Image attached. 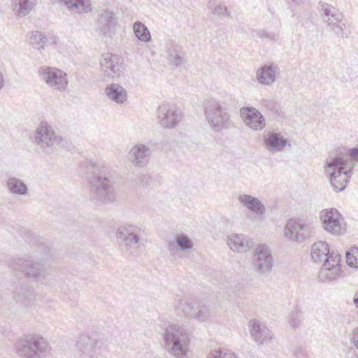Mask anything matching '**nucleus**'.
<instances>
[{
  "mask_svg": "<svg viewBox=\"0 0 358 358\" xmlns=\"http://www.w3.org/2000/svg\"><path fill=\"white\" fill-rule=\"evenodd\" d=\"M87 169L91 199L103 203L115 201L113 182L108 176V168L101 162H89Z\"/></svg>",
  "mask_w": 358,
  "mask_h": 358,
  "instance_id": "1",
  "label": "nucleus"
},
{
  "mask_svg": "<svg viewBox=\"0 0 358 358\" xmlns=\"http://www.w3.org/2000/svg\"><path fill=\"white\" fill-rule=\"evenodd\" d=\"M164 349L176 358H185L190 342L188 331L178 324L167 326L163 334Z\"/></svg>",
  "mask_w": 358,
  "mask_h": 358,
  "instance_id": "2",
  "label": "nucleus"
},
{
  "mask_svg": "<svg viewBox=\"0 0 358 358\" xmlns=\"http://www.w3.org/2000/svg\"><path fill=\"white\" fill-rule=\"evenodd\" d=\"M12 267L14 270L20 269L26 277L34 280L37 283L48 286L52 285L50 270L41 259H17L13 261Z\"/></svg>",
  "mask_w": 358,
  "mask_h": 358,
  "instance_id": "3",
  "label": "nucleus"
},
{
  "mask_svg": "<svg viewBox=\"0 0 358 358\" xmlns=\"http://www.w3.org/2000/svg\"><path fill=\"white\" fill-rule=\"evenodd\" d=\"M204 113L208 124L215 132L234 127L227 110L217 100L210 99L206 102Z\"/></svg>",
  "mask_w": 358,
  "mask_h": 358,
  "instance_id": "4",
  "label": "nucleus"
},
{
  "mask_svg": "<svg viewBox=\"0 0 358 358\" xmlns=\"http://www.w3.org/2000/svg\"><path fill=\"white\" fill-rule=\"evenodd\" d=\"M15 352L20 358H38L48 350L46 340L36 334L26 335L16 341Z\"/></svg>",
  "mask_w": 358,
  "mask_h": 358,
  "instance_id": "5",
  "label": "nucleus"
},
{
  "mask_svg": "<svg viewBox=\"0 0 358 358\" xmlns=\"http://www.w3.org/2000/svg\"><path fill=\"white\" fill-rule=\"evenodd\" d=\"M348 160L342 157H329L326 159V173L330 176V182L336 192L343 191L350 178V171L345 169Z\"/></svg>",
  "mask_w": 358,
  "mask_h": 358,
  "instance_id": "6",
  "label": "nucleus"
},
{
  "mask_svg": "<svg viewBox=\"0 0 358 358\" xmlns=\"http://www.w3.org/2000/svg\"><path fill=\"white\" fill-rule=\"evenodd\" d=\"M141 229L135 225L122 226L117 231V238L124 244L125 250L133 255L138 253Z\"/></svg>",
  "mask_w": 358,
  "mask_h": 358,
  "instance_id": "7",
  "label": "nucleus"
},
{
  "mask_svg": "<svg viewBox=\"0 0 358 358\" xmlns=\"http://www.w3.org/2000/svg\"><path fill=\"white\" fill-rule=\"evenodd\" d=\"M62 138L56 135L52 127L42 122L35 131L34 142L45 152L52 150Z\"/></svg>",
  "mask_w": 358,
  "mask_h": 358,
  "instance_id": "8",
  "label": "nucleus"
},
{
  "mask_svg": "<svg viewBox=\"0 0 358 358\" xmlns=\"http://www.w3.org/2000/svg\"><path fill=\"white\" fill-rule=\"evenodd\" d=\"M311 234V223L302 219H290L285 227V236L299 242H303L306 238H310Z\"/></svg>",
  "mask_w": 358,
  "mask_h": 358,
  "instance_id": "9",
  "label": "nucleus"
},
{
  "mask_svg": "<svg viewBox=\"0 0 358 358\" xmlns=\"http://www.w3.org/2000/svg\"><path fill=\"white\" fill-rule=\"evenodd\" d=\"M320 218L322 228L328 233L338 236L345 232L343 218L336 208L322 210Z\"/></svg>",
  "mask_w": 358,
  "mask_h": 358,
  "instance_id": "10",
  "label": "nucleus"
},
{
  "mask_svg": "<svg viewBox=\"0 0 358 358\" xmlns=\"http://www.w3.org/2000/svg\"><path fill=\"white\" fill-rule=\"evenodd\" d=\"M252 266L259 274H266L271 271L273 266V257L269 247L266 244H259L252 255Z\"/></svg>",
  "mask_w": 358,
  "mask_h": 358,
  "instance_id": "11",
  "label": "nucleus"
},
{
  "mask_svg": "<svg viewBox=\"0 0 358 358\" xmlns=\"http://www.w3.org/2000/svg\"><path fill=\"white\" fill-rule=\"evenodd\" d=\"M77 348L81 352L80 358H99V355L106 348V343L103 339L81 335L78 338Z\"/></svg>",
  "mask_w": 358,
  "mask_h": 358,
  "instance_id": "12",
  "label": "nucleus"
},
{
  "mask_svg": "<svg viewBox=\"0 0 358 358\" xmlns=\"http://www.w3.org/2000/svg\"><path fill=\"white\" fill-rule=\"evenodd\" d=\"M41 78L54 90L64 91L68 85L66 73L52 67L42 68L39 71Z\"/></svg>",
  "mask_w": 358,
  "mask_h": 358,
  "instance_id": "13",
  "label": "nucleus"
},
{
  "mask_svg": "<svg viewBox=\"0 0 358 358\" xmlns=\"http://www.w3.org/2000/svg\"><path fill=\"white\" fill-rule=\"evenodd\" d=\"M181 113L174 104L164 102L157 108V120L159 124L166 129L176 127L181 120Z\"/></svg>",
  "mask_w": 358,
  "mask_h": 358,
  "instance_id": "14",
  "label": "nucleus"
},
{
  "mask_svg": "<svg viewBox=\"0 0 358 358\" xmlns=\"http://www.w3.org/2000/svg\"><path fill=\"white\" fill-rule=\"evenodd\" d=\"M341 255L336 251H332L329 259L324 263L319 273L322 281H331L337 279L341 275Z\"/></svg>",
  "mask_w": 358,
  "mask_h": 358,
  "instance_id": "15",
  "label": "nucleus"
},
{
  "mask_svg": "<svg viewBox=\"0 0 358 358\" xmlns=\"http://www.w3.org/2000/svg\"><path fill=\"white\" fill-rule=\"evenodd\" d=\"M240 116L244 124L254 131L262 130L266 125L264 117L255 107H242L240 109Z\"/></svg>",
  "mask_w": 358,
  "mask_h": 358,
  "instance_id": "16",
  "label": "nucleus"
},
{
  "mask_svg": "<svg viewBox=\"0 0 358 358\" xmlns=\"http://www.w3.org/2000/svg\"><path fill=\"white\" fill-rule=\"evenodd\" d=\"M101 71L108 78H119L122 74V62L118 55L103 53L100 59Z\"/></svg>",
  "mask_w": 358,
  "mask_h": 358,
  "instance_id": "17",
  "label": "nucleus"
},
{
  "mask_svg": "<svg viewBox=\"0 0 358 358\" xmlns=\"http://www.w3.org/2000/svg\"><path fill=\"white\" fill-rule=\"evenodd\" d=\"M249 328L252 338L259 345H263L273 338L271 330L257 320L250 322Z\"/></svg>",
  "mask_w": 358,
  "mask_h": 358,
  "instance_id": "18",
  "label": "nucleus"
},
{
  "mask_svg": "<svg viewBox=\"0 0 358 358\" xmlns=\"http://www.w3.org/2000/svg\"><path fill=\"white\" fill-rule=\"evenodd\" d=\"M264 145L270 151L281 152L286 146L291 148L287 138H286L281 133L270 131L267 136L264 135Z\"/></svg>",
  "mask_w": 358,
  "mask_h": 358,
  "instance_id": "19",
  "label": "nucleus"
},
{
  "mask_svg": "<svg viewBox=\"0 0 358 358\" xmlns=\"http://www.w3.org/2000/svg\"><path fill=\"white\" fill-rule=\"evenodd\" d=\"M151 155V150L148 145L137 144L129 152V158L135 166H143Z\"/></svg>",
  "mask_w": 358,
  "mask_h": 358,
  "instance_id": "20",
  "label": "nucleus"
},
{
  "mask_svg": "<svg viewBox=\"0 0 358 358\" xmlns=\"http://www.w3.org/2000/svg\"><path fill=\"white\" fill-rule=\"evenodd\" d=\"M238 202L258 217H262L266 213L263 203L257 198L249 194H241L238 196Z\"/></svg>",
  "mask_w": 358,
  "mask_h": 358,
  "instance_id": "21",
  "label": "nucleus"
},
{
  "mask_svg": "<svg viewBox=\"0 0 358 358\" xmlns=\"http://www.w3.org/2000/svg\"><path fill=\"white\" fill-rule=\"evenodd\" d=\"M227 245L234 251L245 252L253 246V241L245 235L233 234L229 236Z\"/></svg>",
  "mask_w": 358,
  "mask_h": 358,
  "instance_id": "22",
  "label": "nucleus"
},
{
  "mask_svg": "<svg viewBox=\"0 0 358 358\" xmlns=\"http://www.w3.org/2000/svg\"><path fill=\"white\" fill-rule=\"evenodd\" d=\"M35 297L34 288L27 283L17 285L13 292L14 299L19 303L28 305Z\"/></svg>",
  "mask_w": 358,
  "mask_h": 358,
  "instance_id": "23",
  "label": "nucleus"
},
{
  "mask_svg": "<svg viewBox=\"0 0 358 358\" xmlns=\"http://www.w3.org/2000/svg\"><path fill=\"white\" fill-rule=\"evenodd\" d=\"M256 78L263 85H271L275 82L276 67L273 65H264L256 72Z\"/></svg>",
  "mask_w": 358,
  "mask_h": 358,
  "instance_id": "24",
  "label": "nucleus"
},
{
  "mask_svg": "<svg viewBox=\"0 0 358 358\" xmlns=\"http://www.w3.org/2000/svg\"><path fill=\"white\" fill-rule=\"evenodd\" d=\"M329 246L325 241H317L312 245L311 257L315 262H326L331 255Z\"/></svg>",
  "mask_w": 358,
  "mask_h": 358,
  "instance_id": "25",
  "label": "nucleus"
},
{
  "mask_svg": "<svg viewBox=\"0 0 358 358\" xmlns=\"http://www.w3.org/2000/svg\"><path fill=\"white\" fill-rule=\"evenodd\" d=\"M60 4L76 13H87L91 11L90 0H57Z\"/></svg>",
  "mask_w": 358,
  "mask_h": 358,
  "instance_id": "26",
  "label": "nucleus"
},
{
  "mask_svg": "<svg viewBox=\"0 0 358 358\" xmlns=\"http://www.w3.org/2000/svg\"><path fill=\"white\" fill-rule=\"evenodd\" d=\"M105 92L110 100L121 104L127 99V90L119 84L113 83L106 87Z\"/></svg>",
  "mask_w": 358,
  "mask_h": 358,
  "instance_id": "27",
  "label": "nucleus"
},
{
  "mask_svg": "<svg viewBox=\"0 0 358 358\" xmlns=\"http://www.w3.org/2000/svg\"><path fill=\"white\" fill-rule=\"evenodd\" d=\"M319 9L322 13V18L329 25L338 24L343 15L337 13L336 8L327 3H320Z\"/></svg>",
  "mask_w": 358,
  "mask_h": 358,
  "instance_id": "28",
  "label": "nucleus"
},
{
  "mask_svg": "<svg viewBox=\"0 0 358 358\" xmlns=\"http://www.w3.org/2000/svg\"><path fill=\"white\" fill-rule=\"evenodd\" d=\"M6 186L8 191L13 195L26 196L28 194L27 185L22 180L16 177H8Z\"/></svg>",
  "mask_w": 358,
  "mask_h": 358,
  "instance_id": "29",
  "label": "nucleus"
},
{
  "mask_svg": "<svg viewBox=\"0 0 358 358\" xmlns=\"http://www.w3.org/2000/svg\"><path fill=\"white\" fill-rule=\"evenodd\" d=\"M35 6V0H11V7L17 16H25L32 10Z\"/></svg>",
  "mask_w": 358,
  "mask_h": 358,
  "instance_id": "30",
  "label": "nucleus"
},
{
  "mask_svg": "<svg viewBox=\"0 0 358 358\" xmlns=\"http://www.w3.org/2000/svg\"><path fill=\"white\" fill-rule=\"evenodd\" d=\"M210 316L211 313L207 306L199 301L193 302V307L189 318H193L200 322H205L209 320Z\"/></svg>",
  "mask_w": 358,
  "mask_h": 358,
  "instance_id": "31",
  "label": "nucleus"
},
{
  "mask_svg": "<svg viewBox=\"0 0 358 358\" xmlns=\"http://www.w3.org/2000/svg\"><path fill=\"white\" fill-rule=\"evenodd\" d=\"M97 23L101 33L106 34L115 24V15L112 12L104 11L99 15Z\"/></svg>",
  "mask_w": 358,
  "mask_h": 358,
  "instance_id": "32",
  "label": "nucleus"
},
{
  "mask_svg": "<svg viewBox=\"0 0 358 358\" xmlns=\"http://www.w3.org/2000/svg\"><path fill=\"white\" fill-rule=\"evenodd\" d=\"M194 301H189L184 297H177L175 299L173 303V308L177 315H182L187 317H190L193 302Z\"/></svg>",
  "mask_w": 358,
  "mask_h": 358,
  "instance_id": "33",
  "label": "nucleus"
},
{
  "mask_svg": "<svg viewBox=\"0 0 358 358\" xmlns=\"http://www.w3.org/2000/svg\"><path fill=\"white\" fill-rule=\"evenodd\" d=\"M166 53L168 62L175 66H179L182 62L181 48L173 42H171L167 48Z\"/></svg>",
  "mask_w": 358,
  "mask_h": 358,
  "instance_id": "34",
  "label": "nucleus"
},
{
  "mask_svg": "<svg viewBox=\"0 0 358 358\" xmlns=\"http://www.w3.org/2000/svg\"><path fill=\"white\" fill-rule=\"evenodd\" d=\"M133 31L136 37L142 42L151 41V34L148 28L142 22L137 21L133 24Z\"/></svg>",
  "mask_w": 358,
  "mask_h": 358,
  "instance_id": "35",
  "label": "nucleus"
},
{
  "mask_svg": "<svg viewBox=\"0 0 358 358\" xmlns=\"http://www.w3.org/2000/svg\"><path fill=\"white\" fill-rule=\"evenodd\" d=\"M47 41V38L38 31H31L29 36V43L34 48L38 50L44 48Z\"/></svg>",
  "mask_w": 358,
  "mask_h": 358,
  "instance_id": "36",
  "label": "nucleus"
},
{
  "mask_svg": "<svg viewBox=\"0 0 358 358\" xmlns=\"http://www.w3.org/2000/svg\"><path fill=\"white\" fill-rule=\"evenodd\" d=\"M259 104L271 115H279L281 111L280 105L271 99H261Z\"/></svg>",
  "mask_w": 358,
  "mask_h": 358,
  "instance_id": "37",
  "label": "nucleus"
},
{
  "mask_svg": "<svg viewBox=\"0 0 358 358\" xmlns=\"http://www.w3.org/2000/svg\"><path fill=\"white\" fill-rule=\"evenodd\" d=\"M175 243L180 250L184 251L191 250L194 246L192 239L184 234L176 236Z\"/></svg>",
  "mask_w": 358,
  "mask_h": 358,
  "instance_id": "38",
  "label": "nucleus"
},
{
  "mask_svg": "<svg viewBox=\"0 0 358 358\" xmlns=\"http://www.w3.org/2000/svg\"><path fill=\"white\" fill-rule=\"evenodd\" d=\"M346 262L350 267L358 268V247L346 252Z\"/></svg>",
  "mask_w": 358,
  "mask_h": 358,
  "instance_id": "39",
  "label": "nucleus"
},
{
  "mask_svg": "<svg viewBox=\"0 0 358 358\" xmlns=\"http://www.w3.org/2000/svg\"><path fill=\"white\" fill-rule=\"evenodd\" d=\"M332 29L336 32V34L341 36L342 38L348 37L349 32L345 31L346 26L345 23L343 22V17L338 22V24L331 25Z\"/></svg>",
  "mask_w": 358,
  "mask_h": 358,
  "instance_id": "40",
  "label": "nucleus"
},
{
  "mask_svg": "<svg viewBox=\"0 0 358 358\" xmlns=\"http://www.w3.org/2000/svg\"><path fill=\"white\" fill-rule=\"evenodd\" d=\"M301 322V316L300 314V310L296 308L291 313L289 324L292 327L296 328L299 327Z\"/></svg>",
  "mask_w": 358,
  "mask_h": 358,
  "instance_id": "41",
  "label": "nucleus"
},
{
  "mask_svg": "<svg viewBox=\"0 0 358 358\" xmlns=\"http://www.w3.org/2000/svg\"><path fill=\"white\" fill-rule=\"evenodd\" d=\"M209 9L211 10L215 15L218 16H226L229 15L227 8L224 6L212 4L209 6Z\"/></svg>",
  "mask_w": 358,
  "mask_h": 358,
  "instance_id": "42",
  "label": "nucleus"
},
{
  "mask_svg": "<svg viewBox=\"0 0 358 358\" xmlns=\"http://www.w3.org/2000/svg\"><path fill=\"white\" fill-rule=\"evenodd\" d=\"M222 355L220 358H238L234 352L228 349H221Z\"/></svg>",
  "mask_w": 358,
  "mask_h": 358,
  "instance_id": "43",
  "label": "nucleus"
},
{
  "mask_svg": "<svg viewBox=\"0 0 358 358\" xmlns=\"http://www.w3.org/2000/svg\"><path fill=\"white\" fill-rule=\"evenodd\" d=\"M221 355H222L221 349L213 350H211L208 353L207 358H220Z\"/></svg>",
  "mask_w": 358,
  "mask_h": 358,
  "instance_id": "44",
  "label": "nucleus"
},
{
  "mask_svg": "<svg viewBox=\"0 0 358 358\" xmlns=\"http://www.w3.org/2000/svg\"><path fill=\"white\" fill-rule=\"evenodd\" d=\"M349 155L352 159L355 161H358V148L350 149Z\"/></svg>",
  "mask_w": 358,
  "mask_h": 358,
  "instance_id": "45",
  "label": "nucleus"
},
{
  "mask_svg": "<svg viewBox=\"0 0 358 358\" xmlns=\"http://www.w3.org/2000/svg\"><path fill=\"white\" fill-rule=\"evenodd\" d=\"M352 342L354 343L355 346L358 349V328L355 329L353 331Z\"/></svg>",
  "mask_w": 358,
  "mask_h": 358,
  "instance_id": "46",
  "label": "nucleus"
},
{
  "mask_svg": "<svg viewBox=\"0 0 358 358\" xmlns=\"http://www.w3.org/2000/svg\"><path fill=\"white\" fill-rule=\"evenodd\" d=\"M259 36H262V37H265V38H271L272 39H273L275 38V35L274 34H268L264 31H261L259 33Z\"/></svg>",
  "mask_w": 358,
  "mask_h": 358,
  "instance_id": "47",
  "label": "nucleus"
},
{
  "mask_svg": "<svg viewBox=\"0 0 358 358\" xmlns=\"http://www.w3.org/2000/svg\"><path fill=\"white\" fill-rule=\"evenodd\" d=\"M354 303L357 308H358V292L355 294L354 298Z\"/></svg>",
  "mask_w": 358,
  "mask_h": 358,
  "instance_id": "48",
  "label": "nucleus"
},
{
  "mask_svg": "<svg viewBox=\"0 0 358 358\" xmlns=\"http://www.w3.org/2000/svg\"><path fill=\"white\" fill-rule=\"evenodd\" d=\"M143 178H145L146 180H148V177H147V176H143V178H142V182H144Z\"/></svg>",
  "mask_w": 358,
  "mask_h": 358,
  "instance_id": "49",
  "label": "nucleus"
},
{
  "mask_svg": "<svg viewBox=\"0 0 358 358\" xmlns=\"http://www.w3.org/2000/svg\"><path fill=\"white\" fill-rule=\"evenodd\" d=\"M357 358H358V357H357Z\"/></svg>",
  "mask_w": 358,
  "mask_h": 358,
  "instance_id": "50",
  "label": "nucleus"
}]
</instances>
